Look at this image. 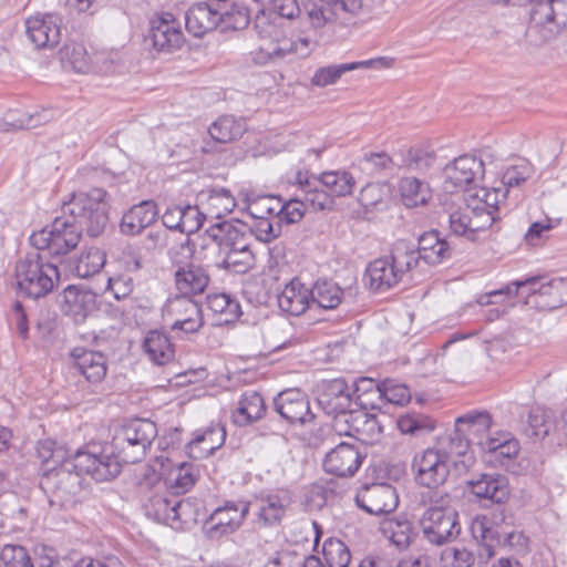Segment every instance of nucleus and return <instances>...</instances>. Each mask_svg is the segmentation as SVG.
<instances>
[{"mask_svg":"<svg viewBox=\"0 0 567 567\" xmlns=\"http://www.w3.org/2000/svg\"><path fill=\"white\" fill-rule=\"evenodd\" d=\"M423 539L432 546H444L461 534L458 513L455 509L426 507L419 518Z\"/></svg>","mask_w":567,"mask_h":567,"instance_id":"obj_10","label":"nucleus"},{"mask_svg":"<svg viewBox=\"0 0 567 567\" xmlns=\"http://www.w3.org/2000/svg\"><path fill=\"white\" fill-rule=\"evenodd\" d=\"M357 505L371 515H383L395 511L399 495L388 483H372L361 487L355 496Z\"/></svg>","mask_w":567,"mask_h":567,"instance_id":"obj_18","label":"nucleus"},{"mask_svg":"<svg viewBox=\"0 0 567 567\" xmlns=\"http://www.w3.org/2000/svg\"><path fill=\"white\" fill-rule=\"evenodd\" d=\"M106 262L105 254L96 247L83 251L74 265V272L80 278H89L104 267Z\"/></svg>","mask_w":567,"mask_h":567,"instance_id":"obj_49","label":"nucleus"},{"mask_svg":"<svg viewBox=\"0 0 567 567\" xmlns=\"http://www.w3.org/2000/svg\"><path fill=\"white\" fill-rule=\"evenodd\" d=\"M281 224L276 215L257 218L250 226V231L256 239L265 244L278 238L281 235Z\"/></svg>","mask_w":567,"mask_h":567,"instance_id":"obj_56","label":"nucleus"},{"mask_svg":"<svg viewBox=\"0 0 567 567\" xmlns=\"http://www.w3.org/2000/svg\"><path fill=\"white\" fill-rule=\"evenodd\" d=\"M317 402L321 410L333 417V427L348 424L353 408L352 386L342 378L322 380L317 385Z\"/></svg>","mask_w":567,"mask_h":567,"instance_id":"obj_11","label":"nucleus"},{"mask_svg":"<svg viewBox=\"0 0 567 567\" xmlns=\"http://www.w3.org/2000/svg\"><path fill=\"white\" fill-rule=\"evenodd\" d=\"M246 125L243 121L236 120L231 115H225L216 120L209 126V135L219 143H229L244 134Z\"/></svg>","mask_w":567,"mask_h":567,"instance_id":"obj_46","label":"nucleus"},{"mask_svg":"<svg viewBox=\"0 0 567 567\" xmlns=\"http://www.w3.org/2000/svg\"><path fill=\"white\" fill-rule=\"evenodd\" d=\"M225 439L224 427L210 426L203 432H196L187 444V452L195 460L207 457L224 444Z\"/></svg>","mask_w":567,"mask_h":567,"instance_id":"obj_36","label":"nucleus"},{"mask_svg":"<svg viewBox=\"0 0 567 567\" xmlns=\"http://www.w3.org/2000/svg\"><path fill=\"white\" fill-rule=\"evenodd\" d=\"M492 426V416L486 411H471L456 419L455 427L471 444L481 446Z\"/></svg>","mask_w":567,"mask_h":567,"instance_id":"obj_34","label":"nucleus"},{"mask_svg":"<svg viewBox=\"0 0 567 567\" xmlns=\"http://www.w3.org/2000/svg\"><path fill=\"white\" fill-rule=\"evenodd\" d=\"M62 25L56 13L37 14L25 20V33L37 49H51L61 40Z\"/></svg>","mask_w":567,"mask_h":567,"instance_id":"obj_23","label":"nucleus"},{"mask_svg":"<svg viewBox=\"0 0 567 567\" xmlns=\"http://www.w3.org/2000/svg\"><path fill=\"white\" fill-rule=\"evenodd\" d=\"M148 39L154 49L161 52H173L179 49L184 42L181 23L171 12L156 14L150 22Z\"/></svg>","mask_w":567,"mask_h":567,"instance_id":"obj_22","label":"nucleus"},{"mask_svg":"<svg viewBox=\"0 0 567 567\" xmlns=\"http://www.w3.org/2000/svg\"><path fill=\"white\" fill-rule=\"evenodd\" d=\"M264 398L256 391H246L241 394L237 409L233 412V421L239 426H246L265 414Z\"/></svg>","mask_w":567,"mask_h":567,"instance_id":"obj_37","label":"nucleus"},{"mask_svg":"<svg viewBox=\"0 0 567 567\" xmlns=\"http://www.w3.org/2000/svg\"><path fill=\"white\" fill-rule=\"evenodd\" d=\"M322 555L327 567H348L351 554L348 546L338 538H328L322 546Z\"/></svg>","mask_w":567,"mask_h":567,"instance_id":"obj_53","label":"nucleus"},{"mask_svg":"<svg viewBox=\"0 0 567 567\" xmlns=\"http://www.w3.org/2000/svg\"><path fill=\"white\" fill-rule=\"evenodd\" d=\"M163 317L172 321L173 331L195 333L204 324L202 308L194 297L176 293L171 296L163 307Z\"/></svg>","mask_w":567,"mask_h":567,"instance_id":"obj_13","label":"nucleus"},{"mask_svg":"<svg viewBox=\"0 0 567 567\" xmlns=\"http://www.w3.org/2000/svg\"><path fill=\"white\" fill-rule=\"evenodd\" d=\"M197 202L205 210L207 217L216 219L231 213L236 207L233 194L224 187H214L202 190L197 195Z\"/></svg>","mask_w":567,"mask_h":567,"instance_id":"obj_35","label":"nucleus"},{"mask_svg":"<svg viewBox=\"0 0 567 567\" xmlns=\"http://www.w3.org/2000/svg\"><path fill=\"white\" fill-rule=\"evenodd\" d=\"M392 59L375 58L364 61L332 64L319 68L311 78V83L319 87H324L334 84L346 72L358 69H382L392 65Z\"/></svg>","mask_w":567,"mask_h":567,"instance_id":"obj_28","label":"nucleus"},{"mask_svg":"<svg viewBox=\"0 0 567 567\" xmlns=\"http://www.w3.org/2000/svg\"><path fill=\"white\" fill-rule=\"evenodd\" d=\"M208 236L218 245L220 266L235 274H245L254 265L247 226L241 223L220 221L207 229Z\"/></svg>","mask_w":567,"mask_h":567,"instance_id":"obj_2","label":"nucleus"},{"mask_svg":"<svg viewBox=\"0 0 567 567\" xmlns=\"http://www.w3.org/2000/svg\"><path fill=\"white\" fill-rule=\"evenodd\" d=\"M381 532L399 549H406L414 535L413 524L406 518H394L382 523Z\"/></svg>","mask_w":567,"mask_h":567,"instance_id":"obj_42","label":"nucleus"},{"mask_svg":"<svg viewBox=\"0 0 567 567\" xmlns=\"http://www.w3.org/2000/svg\"><path fill=\"white\" fill-rule=\"evenodd\" d=\"M181 215H183L181 223V233L190 235L196 233L207 218L205 210L197 202L196 205L181 206Z\"/></svg>","mask_w":567,"mask_h":567,"instance_id":"obj_61","label":"nucleus"},{"mask_svg":"<svg viewBox=\"0 0 567 567\" xmlns=\"http://www.w3.org/2000/svg\"><path fill=\"white\" fill-rule=\"evenodd\" d=\"M361 8L362 0H303L302 2V10L309 23L316 29L334 21L339 11L355 14Z\"/></svg>","mask_w":567,"mask_h":567,"instance_id":"obj_21","label":"nucleus"},{"mask_svg":"<svg viewBox=\"0 0 567 567\" xmlns=\"http://www.w3.org/2000/svg\"><path fill=\"white\" fill-rule=\"evenodd\" d=\"M507 189L481 187L470 193L466 197L472 205H477L483 212L488 213L493 224L499 219L501 205L505 203Z\"/></svg>","mask_w":567,"mask_h":567,"instance_id":"obj_39","label":"nucleus"},{"mask_svg":"<svg viewBox=\"0 0 567 567\" xmlns=\"http://www.w3.org/2000/svg\"><path fill=\"white\" fill-rule=\"evenodd\" d=\"M310 292V302L317 303L318 307L326 310L336 309L343 298L342 289L336 282L329 280H318Z\"/></svg>","mask_w":567,"mask_h":567,"instance_id":"obj_43","label":"nucleus"},{"mask_svg":"<svg viewBox=\"0 0 567 567\" xmlns=\"http://www.w3.org/2000/svg\"><path fill=\"white\" fill-rule=\"evenodd\" d=\"M173 501L174 499H169L163 495L155 494L145 503V513L150 518L156 522L171 524Z\"/></svg>","mask_w":567,"mask_h":567,"instance_id":"obj_60","label":"nucleus"},{"mask_svg":"<svg viewBox=\"0 0 567 567\" xmlns=\"http://www.w3.org/2000/svg\"><path fill=\"white\" fill-rule=\"evenodd\" d=\"M398 427L402 433L420 435L434 430V421L420 413H406L398 419Z\"/></svg>","mask_w":567,"mask_h":567,"instance_id":"obj_55","label":"nucleus"},{"mask_svg":"<svg viewBox=\"0 0 567 567\" xmlns=\"http://www.w3.org/2000/svg\"><path fill=\"white\" fill-rule=\"evenodd\" d=\"M157 217L156 204L143 200L132 206L122 217L120 229L126 236H135L152 225Z\"/></svg>","mask_w":567,"mask_h":567,"instance_id":"obj_33","label":"nucleus"},{"mask_svg":"<svg viewBox=\"0 0 567 567\" xmlns=\"http://www.w3.org/2000/svg\"><path fill=\"white\" fill-rule=\"evenodd\" d=\"M250 511L247 501H226L215 508L204 524L206 535L217 539L240 528Z\"/></svg>","mask_w":567,"mask_h":567,"instance_id":"obj_14","label":"nucleus"},{"mask_svg":"<svg viewBox=\"0 0 567 567\" xmlns=\"http://www.w3.org/2000/svg\"><path fill=\"white\" fill-rule=\"evenodd\" d=\"M555 414L550 409L534 408L527 417L526 434L534 439H544L555 431Z\"/></svg>","mask_w":567,"mask_h":567,"instance_id":"obj_44","label":"nucleus"},{"mask_svg":"<svg viewBox=\"0 0 567 567\" xmlns=\"http://www.w3.org/2000/svg\"><path fill=\"white\" fill-rule=\"evenodd\" d=\"M2 567H34L24 547L7 545L1 550Z\"/></svg>","mask_w":567,"mask_h":567,"instance_id":"obj_62","label":"nucleus"},{"mask_svg":"<svg viewBox=\"0 0 567 567\" xmlns=\"http://www.w3.org/2000/svg\"><path fill=\"white\" fill-rule=\"evenodd\" d=\"M195 245L186 239L173 247L168 255L174 269V287L177 293L196 297L203 295L209 282L207 266L193 261Z\"/></svg>","mask_w":567,"mask_h":567,"instance_id":"obj_5","label":"nucleus"},{"mask_svg":"<svg viewBox=\"0 0 567 567\" xmlns=\"http://www.w3.org/2000/svg\"><path fill=\"white\" fill-rule=\"evenodd\" d=\"M442 567H473L475 555L465 546L446 547L441 551Z\"/></svg>","mask_w":567,"mask_h":567,"instance_id":"obj_58","label":"nucleus"},{"mask_svg":"<svg viewBox=\"0 0 567 567\" xmlns=\"http://www.w3.org/2000/svg\"><path fill=\"white\" fill-rule=\"evenodd\" d=\"M305 203L315 210L331 209L333 196L320 184L317 178L305 179L303 182Z\"/></svg>","mask_w":567,"mask_h":567,"instance_id":"obj_51","label":"nucleus"},{"mask_svg":"<svg viewBox=\"0 0 567 567\" xmlns=\"http://www.w3.org/2000/svg\"><path fill=\"white\" fill-rule=\"evenodd\" d=\"M399 192L406 207L425 205L432 196L429 184L416 177H402L399 182Z\"/></svg>","mask_w":567,"mask_h":567,"instance_id":"obj_40","label":"nucleus"},{"mask_svg":"<svg viewBox=\"0 0 567 567\" xmlns=\"http://www.w3.org/2000/svg\"><path fill=\"white\" fill-rule=\"evenodd\" d=\"M72 456L59 467L50 468L41 478L40 487L48 495L52 507L66 509L80 503L84 495L82 472L74 466Z\"/></svg>","mask_w":567,"mask_h":567,"instance_id":"obj_4","label":"nucleus"},{"mask_svg":"<svg viewBox=\"0 0 567 567\" xmlns=\"http://www.w3.org/2000/svg\"><path fill=\"white\" fill-rule=\"evenodd\" d=\"M390 194L388 183H369L360 190L359 202L367 210L382 209Z\"/></svg>","mask_w":567,"mask_h":567,"instance_id":"obj_52","label":"nucleus"},{"mask_svg":"<svg viewBox=\"0 0 567 567\" xmlns=\"http://www.w3.org/2000/svg\"><path fill=\"white\" fill-rule=\"evenodd\" d=\"M394 163L385 152H365L359 159L360 169L368 175H375L392 169Z\"/></svg>","mask_w":567,"mask_h":567,"instance_id":"obj_57","label":"nucleus"},{"mask_svg":"<svg viewBox=\"0 0 567 567\" xmlns=\"http://www.w3.org/2000/svg\"><path fill=\"white\" fill-rule=\"evenodd\" d=\"M532 174V167L526 162H520L516 165H512L505 169L502 175V185L504 189L519 186L522 183H525Z\"/></svg>","mask_w":567,"mask_h":567,"instance_id":"obj_64","label":"nucleus"},{"mask_svg":"<svg viewBox=\"0 0 567 567\" xmlns=\"http://www.w3.org/2000/svg\"><path fill=\"white\" fill-rule=\"evenodd\" d=\"M157 436L156 424L148 419H134L116 430L110 442L125 464L141 462Z\"/></svg>","mask_w":567,"mask_h":567,"instance_id":"obj_8","label":"nucleus"},{"mask_svg":"<svg viewBox=\"0 0 567 567\" xmlns=\"http://www.w3.org/2000/svg\"><path fill=\"white\" fill-rule=\"evenodd\" d=\"M143 349L150 360L157 365H164L173 361L175 354L168 336L158 330H152L146 334Z\"/></svg>","mask_w":567,"mask_h":567,"instance_id":"obj_38","label":"nucleus"},{"mask_svg":"<svg viewBox=\"0 0 567 567\" xmlns=\"http://www.w3.org/2000/svg\"><path fill=\"white\" fill-rule=\"evenodd\" d=\"M14 278L19 293L39 299L53 290L60 274L56 265L48 261L44 254L35 249L17 260Z\"/></svg>","mask_w":567,"mask_h":567,"instance_id":"obj_3","label":"nucleus"},{"mask_svg":"<svg viewBox=\"0 0 567 567\" xmlns=\"http://www.w3.org/2000/svg\"><path fill=\"white\" fill-rule=\"evenodd\" d=\"M208 308L216 315H219L220 323H229L240 316V306L226 293H214L207 297Z\"/></svg>","mask_w":567,"mask_h":567,"instance_id":"obj_50","label":"nucleus"},{"mask_svg":"<svg viewBox=\"0 0 567 567\" xmlns=\"http://www.w3.org/2000/svg\"><path fill=\"white\" fill-rule=\"evenodd\" d=\"M71 456L75 461L74 466H79L80 472L90 475L96 482L114 480L125 464L110 442L89 443Z\"/></svg>","mask_w":567,"mask_h":567,"instance_id":"obj_7","label":"nucleus"},{"mask_svg":"<svg viewBox=\"0 0 567 567\" xmlns=\"http://www.w3.org/2000/svg\"><path fill=\"white\" fill-rule=\"evenodd\" d=\"M219 21L217 7L206 2L193 4L185 13V27L196 38L214 30Z\"/></svg>","mask_w":567,"mask_h":567,"instance_id":"obj_31","label":"nucleus"},{"mask_svg":"<svg viewBox=\"0 0 567 567\" xmlns=\"http://www.w3.org/2000/svg\"><path fill=\"white\" fill-rule=\"evenodd\" d=\"M449 225L453 234L474 240L476 233L486 230L493 225V218L465 198L464 206L449 214Z\"/></svg>","mask_w":567,"mask_h":567,"instance_id":"obj_20","label":"nucleus"},{"mask_svg":"<svg viewBox=\"0 0 567 567\" xmlns=\"http://www.w3.org/2000/svg\"><path fill=\"white\" fill-rule=\"evenodd\" d=\"M310 51L311 42L307 38H298L296 40L282 39L281 41H269L258 45L249 52V56L255 64L266 65L293 54L305 58Z\"/></svg>","mask_w":567,"mask_h":567,"instance_id":"obj_19","label":"nucleus"},{"mask_svg":"<svg viewBox=\"0 0 567 567\" xmlns=\"http://www.w3.org/2000/svg\"><path fill=\"white\" fill-rule=\"evenodd\" d=\"M348 424L338 423L336 432L339 435L355 436L363 433L379 434L381 426L375 417L367 411H357L351 413Z\"/></svg>","mask_w":567,"mask_h":567,"instance_id":"obj_41","label":"nucleus"},{"mask_svg":"<svg viewBox=\"0 0 567 567\" xmlns=\"http://www.w3.org/2000/svg\"><path fill=\"white\" fill-rule=\"evenodd\" d=\"M468 487L475 497L493 504H504L511 494L508 478L502 474H480L468 482Z\"/></svg>","mask_w":567,"mask_h":567,"instance_id":"obj_27","label":"nucleus"},{"mask_svg":"<svg viewBox=\"0 0 567 567\" xmlns=\"http://www.w3.org/2000/svg\"><path fill=\"white\" fill-rule=\"evenodd\" d=\"M311 292L300 280L293 278L277 296L281 311L298 317L310 307Z\"/></svg>","mask_w":567,"mask_h":567,"instance_id":"obj_32","label":"nucleus"},{"mask_svg":"<svg viewBox=\"0 0 567 567\" xmlns=\"http://www.w3.org/2000/svg\"><path fill=\"white\" fill-rule=\"evenodd\" d=\"M317 179L333 197L351 195L355 185L354 177L346 171L323 172Z\"/></svg>","mask_w":567,"mask_h":567,"instance_id":"obj_45","label":"nucleus"},{"mask_svg":"<svg viewBox=\"0 0 567 567\" xmlns=\"http://www.w3.org/2000/svg\"><path fill=\"white\" fill-rule=\"evenodd\" d=\"M444 457L433 447L415 453L412 471L416 483L427 488H437L443 485L449 477L451 466Z\"/></svg>","mask_w":567,"mask_h":567,"instance_id":"obj_15","label":"nucleus"},{"mask_svg":"<svg viewBox=\"0 0 567 567\" xmlns=\"http://www.w3.org/2000/svg\"><path fill=\"white\" fill-rule=\"evenodd\" d=\"M382 386L384 404L404 405L411 399L408 386L395 380H384Z\"/></svg>","mask_w":567,"mask_h":567,"instance_id":"obj_63","label":"nucleus"},{"mask_svg":"<svg viewBox=\"0 0 567 567\" xmlns=\"http://www.w3.org/2000/svg\"><path fill=\"white\" fill-rule=\"evenodd\" d=\"M530 22L549 40L567 27V0H543L530 9Z\"/></svg>","mask_w":567,"mask_h":567,"instance_id":"obj_17","label":"nucleus"},{"mask_svg":"<svg viewBox=\"0 0 567 567\" xmlns=\"http://www.w3.org/2000/svg\"><path fill=\"white\" fill-rule=\"evenodd\" d=\"M217 9L218 18H220L219 23H221L225 29L243 30L249 24V10L243 3L226 2L217 7Z\"/></svg>","mask_w":567,"mask_h":567,"instance_id":"obj_47","label":"nucleus"},{"mask_svg":"<svg viewBox=\"0 0 567 567\" xmlns=\"http://www.w3.org/2000/svg\"><path fill=\"white\" fill-rule=\"evenodd\" d=\"M109 199L103 188L73 193L62 206V215L30 236L31 245L52 257L65 256L79 245L82 234L101 236L109 224Z\"/></svg>","mask_w":567,"mask_h":567,"instance_id":"obj_1","label":"nucleus"},{"mask_svg":"<svg viewBox=\"0 0 567 567\" xmlns=\"http://www.w3.org/2000/svg\"><path fill=\"white\" fill-rule=\"evenodd\" d=\"M197 480V470L193 464L181 463L173 470L168 477V483L176 493L187 492Z\"/></svg>","mask_w":567,"mask_h":567,"instance_id":"obj_59","label":"nucleus"},{"mask_svg":"<svg viewBox=\"0 0 567 567\" xmlns=\"http://www.w3.org/2000/svg\"><path fill=\"white\" fill-rule=\"evenodd\" d=\"M444 188L447 192L462 188L474 183L484 175V163L481 158L463 155L447 164L443 171Z\"/></svg>","mask_w":567,"mask_h":567,"instance_id":"obj_25","label":"nucleus"},{"mask_svg":"<svg viewBox=\"0 0 567 567\" xmlns=\"http://www.w3.org/2000/svg\"><path fill=\"white\" fill-rule=\"evenodd\" d=\"M62 309L75 323L83 322L96 310V295L91 290L69 286L63 291Z\"/></svg>","mask_w":567,"mask_h":567,"instance_id":"obj_30","label":"nucleus"},{"mask_svg":"<svg viewBox=\"0 0 567 567\" xmlns=\"http://www.w3.org/2000/svg\"><path fill=\"white\" fill-rule=\"evenodd\" d=\"M453 247L440 236L437 230L422 234L417 240V248L413 249L406 245V257L413 269H416L421 261L430 266L440 265L452 258Z\"/></svg>","mask_w":567,"mask_h":567,"instance_id":"obj_16","label":"nucleus"},{"mask_svg":"<svg viewBox=\"0 0 567 567\" xmlns=\"http://www.w3.org/2000/svg\"><path fill=\"white\" fill-rule=\"evenodd\" d=\"M363 456L354 444L342 442L326 454L323 468L327 473L350 477L359 470Z\"/></svg>","mask_w":567,"mask_h":567,"instance_id":"obj_26","label":"nucleus"},{"mask_svg":"<svg viewBox=\"0 0 567 567\" xmlns=\"http://www.w3.org/2000/svg\"><path fill=\"white\" fill-rule=\"evenodd\" d=\"M470 445L471 443L468 442V440H466L463 434L458 433L457 429L455 427L453 434H451L446 439H443L433 449L440 452L442 456L444 455V460L450 465H452L457 463L458 457L465 456L467 454Z\"/></svg>","mask_w":567,"mask_h":567,"instance_id":"obj_48","label":"nucleus"},{"mask_svg":"<svg viewBox=\"0 0 567 567\" xmlns=\"http://www.w3.org/2000/svg\"><path fill=\"white\" fill-rule=\"evenodd\" d=\"M61 59L68 62L79 73H87L91 70V56L82 43H68L61 50Z\"/></svg>","mask_w":567,"mask_h":567,"instance_id":"obj_54","label":"nucleus"},{"mask_svg":"<svg viewBox=\"0 0 567 567\" xmlns=\"http://www.w3.org/2000/svg\"><path fill=\"white\" fill-rule=\"evenodd\" d=\"M515 293H526V303H533L540 309H558L567 305V278H550L546 276L528 277L515 280Z\"/></svg>","mask_w":567,"mask_h":567,"instance_id":"obj_9","label":"nucleus"},{"mask_svg":"<svg viewBox=\"0 0 567 567\" xmlns=\"http://www.w3.org/2000/svg\"><path fill=\"white\" fill-rule=\"evenodd\" d=\"M274 409L290 424H307L315 419L307 395L299 389H287L280 392L274 399Z\"/></svg>","mask_w":567,"mask_h":567,"instance_id":"obj_24","label":"nucleus"},{"mask_svg":"<svg viewBox=\"0 0 567 567\" xmlns=\"http://www.w3.org/2000/svg\"><path fill=\"white\" fill-rule=\"evenodd\" d=\"M73 367L90 383H100L106 375L107 362L102 352L76 347L70 353Z\"/></svg>","mask_w":567,"mask_h":567,"instance_id":"obj_29","label":"nucleus"},{"mask_svg":"<svg viewBox=\"0 0 567 567\" xmlns=\"http://www.w3.org/2000/svg\"><path fill=\"white\" fill-rule=\"evenodd\" d=\"M413 270L406 257V244L400 241L394 245L390 255L377 258L368 265L364 279L371 291L382 293L394 288Z\"/></svg>","mask_w":567,"mask_h":567,"instance_id":"obj_6","label":"nucleus"},{"mask_svg":"<svg viewBox=\"0 0 567 567\" xmlns=\"http://www.w3.org/2000/svg\"><path fill=\"white\" fill-rule=\"evenodd\" d=\"M247 503L254 509L259 526L276 527L281 524L293 501L288 489L277 488L262 491Z\"/></svg>","mask_w":567,"mask_h":567,"instance_id":"obj_12","label":"nucleus"}]
</instances>
